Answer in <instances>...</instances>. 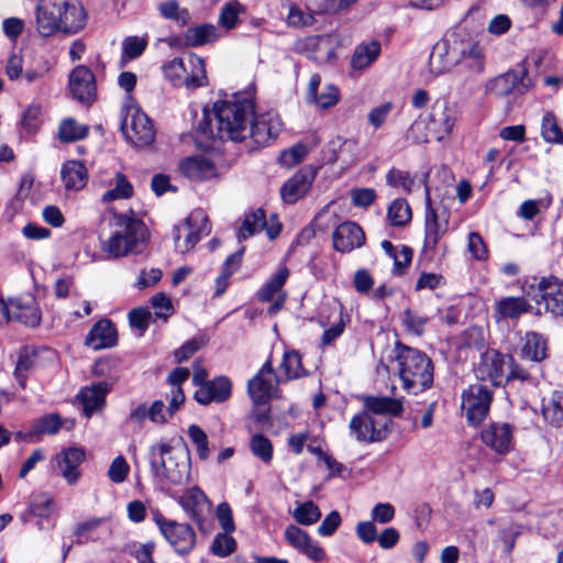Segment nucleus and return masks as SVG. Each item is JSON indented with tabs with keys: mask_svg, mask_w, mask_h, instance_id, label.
<instances>
[{
	"mask_svg": "<svg viewBox=\"0 0 563 563\" xmlns=\"http://www.w3.org/2000/svg\"><path fill=\"white\" fill-rule=\"evenodd\" d=\"M132 195L133 186L131 185V183L126 179V177L123 174L117 173L114 177V187L107 190L102 195V201L109 202L119 199H128Z\"/></svg>",
	"mask_w": 563,
	"mask_h": 563,
	"instance_id": "obj_49",
	"label": "nucleus"
},
{
	"mask_svg": "<svg viewBox=\"0 0 563 563\" xmlns=\"http://www.w3.org/2000/svg\"><path fill=\"white\" fill-rule=\"evenodd\" d=\"M150 462L156 475L163 476L173 485H181L189 478V452L181 446H172L168 443L154 445L150 450Z\"/></svg>",
	"mask_w": 563,
	"mask_h": 563,
	"instance_id": "obj_5",
	"label": "nucleus"
},
{
	"mask_svg": "<svg viewBox=\"0 0 563 563\" xmlns=\"http://www.w3.org/2000/svg\"><path fill=\"white\" fill-rule=\"evenodd\" d=\"M522 67L523 70L529 69H552L558 68V62L554 55L545 49H539L530 53L523 60H522Z\"/></svg>",
	"mask_w": 563,
	"mask_h": 563,
	"instance_id": "obj_45",
	"label": "nucleus"
},
{
	"mask_svg": "<svg viewBox=\"0 0 563 563\" xmlns=\"http://www.w3.org/2000/svg\"><path fill=\"white\" fill-rule=\"evenodd\" d=\"M151 303L155 309L156 317L164 321L174 313L172 300L165 294L159 292L154 295L151 299Z\"/></svg>",
	"mask_w": 563,
	"mask_h": 563,
	"instance_id": "obj_64",
	"label": "nucleus"
},
{
	"mask_svg": "<svg viewBox=\"0 0 563 563\" xmlns=\"http://www.w3.org/2000/svg\"><path fill=\"white\" fill-rule=\"evenodd\" d=\"M427 119L429 131L437 141H442L453 129L455 117L454 110L444 100L433 103Z\"/></svg>",
	"mask_w": 563,
	"mask_h": 563,
	"instance_id": "obj_21",
	"label": "nucleus"
},
{
	"mask_svg": "<svg viewBox=\"0 0 563 563\" xmlns=\"http://www.w3.org/2000/svg\"><path fill=\"white\" fill-rule=\"evenodd\" d=\"M529 73H501L488 85V89L497 97L521 95L532 86Z\"/></svg>",
	"mask_w": 563,
	"mask_h": 563,
	"instance_id": "obj_20",
	"label": "nucleus"
},
{
	"mask_svg": "<svg viewBox=\"0 0 563 563\" xmlns=\"http://www.w3.org/2000/svg\"><path fill=\"white\" fill-rule=\"evenodd\" d=\"M506 369H508V374L505 373L504 380L507 383L512 380L523 383L531 379V375L528 369L519 365L511 355H507Z\"/></svg>",
	"mask_w": 563,
	"mask_h": 563,
	"instance_id": "obj_60",
	"label": "nucleus"
},
{
	"mask_svg": "<svg viewBox=\"0 0 563 563\" xmlns=\"http://www.w3.org/2000/svg\"><path fill=\"white\" fill-rule=\"evenodd\" d=\"M319 143L320 139L316 134H312L309 144L299 143L292 146L291 148L285 151L280 155L282 164L287 167H291L296 164H299L305 159V157L311 150L318 146Z\"/></svg>",
	"mask_w": 563,
	"mask_h": 563,
	"instance_id": "obj_43",
	"label": "nucleus"
},
{
	"mask_svg": "<svg viewBox=\"0 0 563 563\" xmlns=\"http://www.w3.org/2000/svg\"><path fill=\"white\" fill-rule=\"evenodd\" d=\"M5 323L18 321L27 327H37L42 320V313L35 299L31 296L10 299L2 307L1 312Z\"/></svg>",
	"mask_w": 563,
	"mask_h": 563,
	"instance_id": "obj_14",
	"label": "nucleus"
},
{
	"mask_svg": "<svg viewBox=\"0 0 563 563\" xmlns=\"http://www.w3.org/2000/svg\"><path fill=\"white\" fill-rule=\"evenodd\" d=\"M206 344L203 336H196L185 342L175 351V358L178 363H183L190 358L197 351Z\"/></svg>",
	"mask_w": 563,
	"mask_h": 563,
	"instance_id": "obj_61",
	"label": "nucleus"
},
{
	"mask_svg": "<svg viewBox=\"0 0 563 563\" xmlns=\"http://www.w3.org/2000/svg\"><path fill=\"white\" fill-rule=\"evenodd\" d=\"M130 466L123 456H117L108 470V477L115 484L123 483L129 474Z\"/></svg>",
	"mask_w": 563,
	"mask_h": 563,
	"instance_id": "obj_63",
	"label": "nucleus"
},
{
	"mask_svg": "<svg viewBox=\"0 0 563 563\" xmlns=\"http://www.w3.org/2000/svg\"><path fill=\"white\" fill-rule=\"evenodd\" d=\"M118 225L119 229L102 243L101 250L113 258L143 252L148 240V231L143 221L120 216Z\"/></svg>",
	"mask_w": 563,
	"mask_h": 563,
	"instance_id": "obj_4",
	"label": "nucleus"
},
{
	"mask_svg": "<svg viewBox=\"0 0 563 563\" xmlns=\"http://www.w3.org/2000/svg\"><path fill=\"white\" fill-rule=\"evenodd\" d=\"M236 550V541L230 533L225 531L223 533H218L210 547V551L213 555L218 558H227L231 555Z\"/></svg>",
	"mask_w": 563,
	"mask_h": 563,
	"instance_id": "obj_53",
	"label": "nucleus"
},
{
	"mask_svg": "<svg viewBox=\"0 0 563 563\" xmlns=\"http://www.w3.org/2000/svg\"><path fill=\"white\" fill-rule=\"evenodd\" d=\"M250 450L264 464H269L273 460V443L261 433H256L250 439Z\"/></svg>",
	"mask_w": 563,
	"mask_h": 563,
	"instance_id": "obj_48",
	"label": "nucleus"
},
{
	"mask_svg": "<svg viewBox=\"0 0 563 563\" xmlns=\"http://www.w3.org/2000/svg\"><path fill=\"white\" fill-rule=\"evenodd\" d=\"M266 227L265 212L257 209L246 214L238 233L239 240H245Z\"/></svg>",
	"mask_w": 563,
	"mask_h": 563,
	"instance_id": "obj_47",
	"label": "nucleus"
},
{
	"mask_svg": "<svg viewBox=\"0 0 563 563\" xmlns=\"http://www.w3.org/2000/svg\"><path fill=\"white\" fill-rule=\"evenodd\" d=\"M221 36L218 27L213 24H200L187 29L185 41L187 45L196 47L213 43Z\"/></svg>",
	"mask_w": 563,
	"mask_h": 563,
	"instance_id": "obj_39",
	"label": "nucleus"
},
{
	"mask_svg": "<svg viewBox=\"0 0 563 563\" xmlns=\"http://www.w3.org/2000/svg\"><path fill=\"white\" fill-rule=\"evenodd\" d=\"M231 382L224 377H218L213 380H208L195 391V399L201 405H209L210 402H223L231 395Z\"/></svg>",
	"mask_w": 563,
	"mask_h": 563,
	"instance_id": "obj_29",
	"label": "nucleus"
},
{
	"mask_svg": "<svg viewBox=\"0 0 563 563\" xmlns=\"http://www.w3.org/2000/svg\"><path fill=\"white\" fill-rule=\"evenodd\" d=\"M507 355L496 350H487L481 355L475 366V375L482 382H489L492 386H499L504 382Z\"/></svg>",
	"mask_w": 563,
	"mask_h": 563,
	"instance_id": "obj_17",
	"label": "nucleus"
},
{
	"mask_svg": "<svg viewBox=\"0 0 563 563\" xmlns=\"http://www.w3.org/2000/svg\"><path fill=\"white\" fill-rule=\"evenodd\" d=\"M412 217L411 208L404 198L395 199L388 207L387 218L395 227H404L410 222Z\"/></svg>",
	"mask_w": 563,
	"mask_h": 563,
	"instance_id": "obj_46",
	"label": "nucleus"
},
{
	"mask_svg": "<svg viewBox=\"0 0 563 563\" xmlns=\"http://www.w3.org/2000/svg\"><path fill=\"white\" fill-rule=\"evenodd\" d=\"M62 428V419L56 413L41 417L34 423V431L43 434H56Z\"/></svg>",
	"mask_w": 563,
	"mask_h": 563,
	"instance_id": "obj_59",
	"label": "nucleus"
},
{
	"mask_svg": "<svg viewBox=\"0 0 563 563\" xmlns=\"http://www.w3.org/2000/svg\"><path fill=\"white\" fill-rule=\"evenodd\" d=\"M481 438L496 453L506 454L512 448V427L506 422L490 423L482 431Z\"/></svg>",
	"mask_w": 563,
	"mask_h": 563,
	"instance_id": "obj_24",
	"label": "nucleus"
},
{
	"mask_svg": "<svg viewBox=\"0 0 563 563\" xmlns=\"http://www.w3.org/2000/svg\"><path fill=\"white\" fill-rule=\"evenodd\" d=\"M541 135L545 142L563 144V131L552 112H547L543 115Z\"/></svg>",
	"mask_w": 563,
	"mask_h": 563,
	"instance_id": "obj_51",
	"label": "nucleus"
},
{
	"mask_svg": "<svg viewBox=\"0 0 563 563\" xmlns=\"http://www.w3.org/2000/svg\"><path fill=\"white\" fill-rule=\"evenodd\" d=\"M148 44L147 35H131L123 38L121 43L122 53L120 66L124 67L128 62L139 58Z\"/></svg>",
	"mask_w": 563,
	"mask_h": 563,
	"instance_id": "obj_42",
	"label": "nucleus"
},
{
	"mask_svg": "<svg viewBox=\"0 0 563 563\" xmlns=\"http://www.w3.org/2000/svg\"><path fill=\"white\" fill-rule=\"evenodd\" d=\"M86 345L93 350L112 347L117 344V331L107 319L93 324L85 340Z\"/></svg>",
	"mask_w": 563,
	"mask_h": 563,
	"instance_id": "obj_32",
	"label": "nucleus"
},
{
	"mask_svg": "<svg viewBox=\"0 0 563 563\" xmlns=\"http://www.w3.org/2000/svg\"><path fill=\"white\" fill-rule=\"evenodd\" d=\"M363 401L366 411L376 417L387 413L398 416L404 409L402 401L398 398L366 396Z\"/></svg>",
	"mask_w": 563,
	"mask_h": 563,
	"instance_id": "obj_36",
	"label": "nucleus"
},
{
	"mask_svg": "<svg viewBox=\"0 0 563 563\" xmlns=\"http://www.w3.org/2000/svg\"><path fill=\"white\" fill-rule=\"evenodd\" d=\"M432 133L429 131L427 119L418 118L413 121L407 131V139L416 144H423L429 142Z\"/></svg>",
	"mask_w": 563,
	"mask_h": 563,
	"instance_id": "obj_57",
	"label": "nucleus"
},
{
	"mask_svg": "<svg viewBox=\"0 0 563 563\" xmlns=\"http://www.w3.org/2000/svg\"><path fill=\"white\" fill-rule=\"evenodd\" d=\"M429 320L430 318L422 316L411 309H407L402 313L404 325L409 332L416 335H421L423 333L424 327Z\"/></svg>",
	"mask_w": 563,
	"mask_h": 563,
	"instance_id": "obj_56",
	"label": "nucleus"
},
{
	"mask_svg": "<svg viewBox=\"0 0 563 563\" xmlns=\"http://www.w3.org/2000/svg\"><path fill=\"white\" fill-rule=\"evenodd\" d=\"M180 173L192 180H207L216 177L214 164L202 155H194L184 158L179 163Z\"/></svg>",
	"mask_w": 563,
	"mask_h": 563,
	"instance_id": "obj_30",
	"label": "nucleus"
},
{
	"mask_svg": "<svg viewBox=\"0 0 563 563\" xmlns=\"http://www.w3.org/2000/svg\"><path fill=\"white\" fill-rule=\"evenodd\" d=\"M89 128L71 118L64 119L58 128V139L63 143L76 142L88 135Z\"/></svg>",
	"mask_w": 563,
	"mask_h": 563,
	"instance_id": "obj_44",
	"label": "nucleus"
},
{
	"mask_svg": "<svg viewBox=\"0 0 563 563\" xmlns=\"http://www.w3.org/2000/svg\"><path fill=\"white\" fill-rule=\"evenodd\" d=\"M547 340L542 334L537 332H527L522 346L520 347V356L533 362H541L547 357Z\"/></svg>",
	"mask_w": 563,
	"mask_h": 563,
	"instance_id": "obj_37",
	"label": "nucleus"
},
{
	"mask_svg": "<svg viewBox=\"0 0 563 563\" xmlns=\"http://www.w3.org/2000/svg\"><path fill=\"white\" fill-rule=\"evenodd\" d=\"M332 243L338 252L350 253L364 245L365 233L357 223L345 221L333 231Z\"/></svg>",
	"mask_w": 563,
	"mask_h": 563,
	"instance_id": "obj_22",
	"label": "nucleus"
},
{
	"mask_svg": "<svg viewBox=\"0 0 563 563\" xmlns=\"http://www.w3.org/2000/svg\"><path fill=\"white\" fill-rule=\"evenodd\" d=\"M358 145L354 139L335 136L322 150V159L328 164L340 162L349 167L357 161Z\"/></svg>",
	"mask_w": 563,
	"mask_h": 563,
	"instance_id": "obj_19",
	"label": "nucleus"
},
{
	"mask_svg": "<svg viewBox=\"0 0 563 563\" xmlns=\"http://www.w3.org/2000/svg\"><path fill=\"white\" fill-rule=\"evenodd\" d=\"M493 400V389L483 383L471 385L462 393L461 408L467 421L477 426L488 416Z\"/></svg>",
	"mask_w": 563,
	"mask_h": 563,
	"instance_id": "obj_10",
	"label": "nucleus"
},
{
	"mask_svg": "<svg viewBox=\"0 0 563 563\" xmlns=\"http://www.w3.org/2000/svg\"><path fill=\"white\" fill-rule=\"evenodd\" d=\"M62 181L67 190H80L88 180V170L79 161H68L60 169Z\"/></svg>",
	"mask_w": 563,
	"mask_h": 563,
	"instance_id": "obj_33",
	"label": "nucleus"
},
{
	"mask_svg": "<svg viewBox=\"0 0 563 563\" xmlns=\"http://www.w3.org/2000/svg\"><path fill=\"white\" fill-rule=\"evenodd\" d=\"M393 108H394V106L389 101L384 102V103L373 108L369 111L368 115H367L368 123L375 130L380 129L385 124V122H386L388 115L390 114Z\"/></svg>",
	"mask_w": 563,
	"mask_h": 563,
	"instance_id": "obj_62",
	"label": "nucleus"
},
{
	"mask_svg": "<svg viewBox=\"0 0 563 563\" xmlns=\"http://www.w3.org/2000/svg\"><path fill=\"white\" fill-rule=\"evenodd\" d=\"M41 122V108L32 104L23 111L20 126L26 134H34L38 130Z\"/></svg>",
	"mask_w": 563,
	"mask_h": 563,
	"instance_id": "obj_55",
	"label": "nucleus"
},
{
	"mask_svg": "<svg viewBox=\"0 0 563 563\" xmlns=\"http://www.w3.org/2000/svg\"><path fill=\"white\" fill-rule=\"evenodd\" d=\"M305 374L300 354L297 351L285 352L276 374V383H286Z\"/></svg>",
	"mask_w": 563,
	"mask_h": 563,
	"instance_id": "obj_34",
	"label": "nucleus"
},
{
	"mask_svg": "<svg viewBox=\"0 0 563 563\" xmlns=\"http://www.w3.org/2000/svg\"><path fill=\"white\" fill-rule=\"evenodd\" d=\"M86 22V13L78 0H40L36 8V27L41 35L62 31L76 33Z\"/></svg>",
	"mask_w": 563,
	"mask_h": 563,
	"instance_id": "obj_2",
	"label": "nucleus"
},
{
	"mask_svg": "<svg viewBox=\"0 0 563 563\" xmlns=\"http://www.w3.org/2000/svg\"><path fill=\"white\" fill-rule=\"evenodd\" d=\"M290 275L286 266H280L257 290L256 297L262 302H272L267 312L272 316L278 313L287 299V292L284 290V285Z\"/></svg>",
	"mask_w": 563,
	"mask_h": 563,
	"instance_id": "obj_13",
	"label": "nucleus"
},
{
	"mask_svg": "<svg viewBox=\"0 0 563 563\" xmlns=\"http://www.w3.org/2000/svg\"><path fill=\"white\" fill-rule=\"evenodd\" d=\"M184 511L199 526H201L205 512L210 510V501L205 493L197 486L184 492L183 495L174 497Z\"/></svg>",
	"mask_w": 563,
	"mask_h": 563,
	"instance_id": "obj_25",
	"label": "nucleus"
},
{
	"mask_svg": "<svg viewBox=\"0 0 563 563\" xmlns=\"http://www.w3.org/2000/svg\"><path fill=\"white\" fill-rule=\"evenodd\" d=\"M380 53V44L378 41L363 42L355 47L352 56V67L354 70H362L372 65Z\"/></svg>",
	"mask_w": 563,
	"mask_h": 563,
	"instance_id": "obj_38",
	"label": "nucleus"
},
{
	"mask_svg": "<svg viewBox=\"0 0 563 563\" xmlns=\"http://www.w3.org/2000/svg\"><path fill=\"white\" fill-rule=\"evenodd\" d=\"M85 459L86 453L80 448H68L56 455L58 471L69 485L78 482L80 477L79 466Z\"/></svg>",
	"mask_w": 563,
	"mask_h": 563,
	"instance_id": "obj_26",
	"label": "nucleus"
},
{
	"mask_svg": "<svg viewBox=\"0 0 563 563\" xmlns=\"http://www.w3.org/2000/svg\"><path fill=\"white\" fill-rule=\"evenodd\" d=\"M276 374L274 375L273 362L267 360L258 373L249 380L247 391L255 404L267 402L276 393Z\"/></svg>",
	"mask_w": 563,
	"mask_h": 563,
	"instance_id": "obj_18",
	"label": "nucleus"
},
{
	"mask_svg": "<svg viewBox=\"0 0 563 563\" xmlns=\"http://www.w3.org/2000/svg\"><path fill=\"white\" fill-rule=\"evenodd\" d=\"M503 296L494 301L492 318L497 324L518 322V320L532 309L528 296Z\"/></svg>",
	"mask_w": 563,
	"mask_h": 563,
	"instance_id": "obj_16",
	"label": "nucleus"
},
{
	"mask_svg": "<svg viewBox=\"0 0 563 563\" xmlns=\"http://www.w3.org/2000/svg\"><path fill=\"white\" fill-rule=\"evenodd\" d=\"M397 361L402 388L408 394L418 395L432 386L433 364L427 354L417 349L400 346Z\"/></svg>",
	"mask_w": 563,
	"mask_h": 563,
	"instance_id": "obj_3",
	"label": "nucleus"
},
{
	"mask_svg": "<svg viewBox=\"0 0 563 563\" xmlns=\"http://www.w3.org/2000/svg\"><path fill=\"white\" fill-rule=\"evenodd\" d=\"M188 435L196 445L199 459L206 461L210 455L207 433L199 426L190 424L188 427Z\"/></svg>",
	"mask_w": 563,
	"mask_h": 563,
	"instance_id": "obj_54",
	"label": "nucleus"
},
{
	"mask_svg": "<svg viewBox=\"0 0 563 563\" xmlns=\"http://www.w3.org/2000/svg\"><path fill=\"white\" fill-rule=\"evenodd\" d=\"M111 389L112 384L108 382H99L80 389L77 398L82 405L84 413L87 418L91 417L96 411L102 410L106 404V396Z\"/></svg>",
	"mask_w": 563,
	"mask_h": 563,
	"instance_id": "obj_27",
	"label": "nucleus"
},
{
	"mask_svg": "<svg viewBox=\"0 0 563 563\" xmlns=\"http://www.w3.org/2000/svg\"><path fill=\"white\" fill-rule=\"evenodd\" d=\"M316 173L311 169H300L289 178L280 188V195L285 202L295 203L311 188Z\"/></svg>",
	"mask_w": 563,
	"mask_h": 563,
	"instance_id": "obj_28",
	"label": "nucleus"
},
{
	"mask_svg": "<svg viewBox=\"0 0 563 563\" xmlns=\"http://www.w3.org/2000/svg\"><path fill=\"white\" fill-rule=\"evenodd\" d=\"M387 418L376 417L364 410L352 417L349 431L357 442L373 443L383 441L387 437Z\"/></svg>",
	"mask_w": 563,
	"mask_h": 563,
	"instance_id": "obj_11",
	"label": "nucleus"
},
{
	"mask_svg": "<svg viewBox=\"0 0 563 563\" xmlns=\"http://www.w3.org/2000/svg\"><path fill=\"white\" fill-rule=\"evenodd\" d=\"M416 175H410L406 170L393 167L386 174V184L394 188H401L405 192L410 194L416 186Z\"/></svg>",
	"mask_w": 563,
	"mask_h": 563,
	"instance_id": "obj_50",
	"label": "nucleus"
},
{
	"mask_svg": "<svg viewBox=\"0 0 563 563\" xmlns=\"http://www.w3.org/2000/svg\"><path fill=\"white\" fill-rule=\"evenodd\" d=\"M254 89L238 91L229 99L214 103L217 132L210 128L211 139L241 142L247 137L249 125L254 119Z\"/></svg>",
	"mask_w": 563,
	"mask_h": 563,
	"instance_id": "obj_1",
	"label": "nucleus"
},
{
	"mask_svg": "<svg viewBox=\"0 0 563 563\" xmlns=\"http://www.w3.org/2000/svg\"><path fill=\"white\" fill-rule=\"evenodd\" d=\"M69 88L73 97L82 104H90L96 99V79L93 73H70Z\"/></svg>",
	"mask_w": 563,
	"mask_h": 563,
	"instance_id": "obj_31",
	"label": "nucleus"
},
{
	"mask_svg": "<svg viewBox=\"0 0 563 563\" xmlns=\"http://www.w3.org/2000/svg\"><path fill=\"white\" fill-rule=\"evenodd\" d=\"M155 522L170 547L180 555L189 554L196 545V532L187 523H178L165 519L163 516H155Z\"/></svg>",
	"mask_w": 563,
	"mask_h": 563,
	"instance_id": "obj_12",
	"label": "nucleus"
},
{
	"mask_svg": "<svg viewBox=\"0 0 563 563\" xmlns=\"http://www.w3.org/2000/svg\"><path fill=\"white\" fill-rule=\"evenodd\" d=\"M282 130L283 122L279 114L268 111L257 117L254 115L249 125L247 136L256 146H267L278 137Z\"/></svg>",
	"mask_w": 563,
	"mask_h": 563,
	"instance_id": "obj_15",
	"label": "nucleus"
},
{
	"mask_svg": "<svg viewBox=\"0 0 563 563\" xmlns=\"http://www.w3.org/2000/svg\"><path fill=\"white\" fill-rule=\"evenodd\" d=\"M208 217L201 209L189 213L184 222L174 227V244L176 252L186 254L203 238L210 234Z\"/></svg>",
	"mask_w": 563,
	"mask_h": 563,
	"instance_id": "obj_8",
	"label": "nucleus"
},
{
	"mask_svg": "<svg viewBox=\"0 0 563 563\" xmlns=\"http://www.w3.org/2000/svg\"><path fill=\"white\" fill-rule=\"evenodd\" d=\"M292 516L298 523L310 526L320 519L321 512L316 504L306 501L295 508Z\"/></svg>",
	"mask_w": 563,
	"mask_h": 563,
	"instance_id": "obj_52",
	"label": "nucleus"
},
{
	"mask_svg": "<svg viewBox=\"0 0 563 563\" xmlns=\"http://www.w3.org/2000/svg\"><path fill=\"white\" fill-rule=\"evenodd\" d=\"M320 84V76L314 74L309 81L308 98H311L320 108L323 109L334 106L340 99L338 88L333 85H327L324 89L318 93Z\"/></svg>",
	"mask_w": 563,
	"mask_h": 563,
	"instance_id": "obj_35",
	"label": "nucleus"
},
{
	"mask_svg": "<svg viewBox=\"0 0 563 563\" xmlns=\"http://www.w3.org/2000/svg\"><path fill=\"white\" fill-rule=\"evenodd\" d=\"M427 177L428 175H423L420 179L424 186L426 207L423 251L432 252L449 230L450 210L444 205L438 206L432 201Z\"/></svg>",
	"mask_w": 563,
	"mask_h": 563,
	"instance_id": "obj_7",
	"label": "nucleus"
},
{
	"mask_svg": "<svg viewBox=\"0 0 563 563\" xmlns=\"http://www.w3.org/2000/svg\"><path fill=\"white\" fill-rule=\"evenodd\" d=\"M338 43V35L325 34L308 36L297 44L298 49L309 58L322 62L333 56L334 45Z\"/></svg>",
	"mask_w": 563,
	"mask_h": 563,
	"instance_id": "obj_23",
	"label": "nucleus"
},
{
	"mask_svg": "<svg viewBox=\"0 0 563 563\" xmlns=\"http://www.w3.org/2000/svg\"><path fill=\"white\" fill-rule=\"evenodd\" d=\"M534 280L537 284L522 287L523 292L553 316H563V282L553 276Z\"/></svg>",
	"mask_w": 563,
	"mask_h": 563,
	"instance_id": "obj_9",
	"label": "nucleus"
},
{
	"mask_svg": "<svg viewBox=\"0 0 563 563\" xmlns=\"http://www.w3.org/2000/svg\"><path fill=\"white\" fill-rule=\"evenodd\" d=\"M121 112V130L126 141L135 147L151 145L155 140V129L152 120L139 107L133 97L124 98Z\"/></svg>",
	"mask_w": 563,
	"mask_h": 563,
	"instance_id": "obj_6",
	"label": "nucleus"
},
{
	"mask_svg": "<svg viewBox=\"0 0 563 563\" xmlns=\"http://www.w3.org/2000/svg\"><path fill=\"white\" fill-rule=\"evenodd\" d=\"M542 416L547 422L555 428L563 427V393L553 391L549 398L543 399Z\"/></svg>",
	"mask_w": 563,
	"mask_h": 563,
	"instance_id": "obj_41",
	"label": "nucleus"
},
{
	"mask_svg": "<svg viewBox=\"0 0 563 563\" xmlns=\"http://www.w3.org/2000/svg\"><path fill=\"white\" fill-rule=\"evenodd\" d=\"M320 5V1L309 0L308 11L300 9L296 4L289 7L287 15V24L292 27H307L314 24V14H320L316 10Z\"/></svg>",
	"mask_w": 563,
	"mask_h": 563,
	"instance_id": "obj_40",
	"label": "nucleus"
},
{
	"mask_svg": "<svg viewBox=\"0 0 563 563\" xmlns=\"http://www.w3.org/2000/svg\"><path fill=\"white\" fill-rule=\"evenodd\" d=\"M243 12V7L238 1L227 3L219 16V23L227 30L235 27L239 21V14Z\"/></svg>",
	"mask_w": 563,
	"mask_h": 563,
	"instance_id": "obj_58",
	"label": "nucleus"
}]
</instances>
